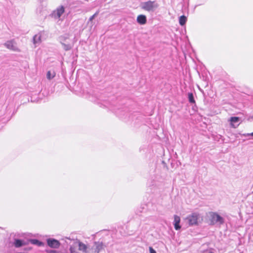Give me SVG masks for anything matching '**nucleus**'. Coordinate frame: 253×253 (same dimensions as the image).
<instances>
[{"instance_id": "1", "label": "nucleus", "mask_w": 253, "mask_h": 253, "mask_svg": "<svg viewBox=\"0 0 253 253\" xmlns=\"http://www.w3.org/2000/svg\"><path fill=\"white\" fill-rule=\"evenodd\" d=\"M142 9L148 12H154L158 7L159 4L155 1L149 0L141 3Z\"/></svg>"}, {"instance_id": "2", "label": "nucleus", "mask_w": 253, "mask_h": 253, "mask_svg": "<svg viewBox=\"0 0 253 253\" xmlns=\"http://www.w3.org/2000/svg\"><path fill=\"white\" fill-rule=\"evenodd\" d=\"M200 218V215L197 212H193L188 215L184 218L189 226L197 225L198 224V220Z\"/></svg>"}, {"instance_id": "3", "label": "nucleus", "mask_w": 253, "mask_h": 253, "mask_svg": "<svg viewBox=\"0 0 253 253\" xmlns=\"http://www.w3.org/2000/svg\"><path fill=\"white\" fill-rule=\"evenodd\" d=\"M210 221L211 224L216 223L222 224L224 223V219L216 212H211L210 213Z\"/></svg>"}, {"instance_id": "4", "label": "nucleus", "mask_w": 253, "mask_h": 253, "mask_svg": "<svg viewBox=\"0 0 253 253\" xmlns=\"http://www.w3.org/2000/svg\"><path fill=\"white\" fill-rule=\"evenodd\" d=\"M64 7L63 6H61L52 12V16L54 18H59L64 12Z\"/></svg>"}, {"instance_id": "5", "label": "nucleus", "mask_w": 253, "mask_h": 253, "mask_svg": "<svg viewBox=\"0 0 253 253\" xmlns=\"http://www.w3.org/2000/svg\"><path fill=\"white\" fill-rule=\"evenodd\" d=\"M75 245L77 246V247H78V249L79 251L82 252L83 253H88V247L87 245L84 244V243L78 241L75 243Z\"/></svg>"}, {"instance_id": "6", "label": "nucleus", "mask_w": 253, "mask_h": 253, "mask_svg": "<svg viewBox=\"0 0 253 253\" xmlns=\"http://www.w3.org/2000/svg\"><path fill=\"white\" fill-rule=\"evenodd\" d=\"M4 46L8 49L13 51H18V49L14 41L11 40L6 42L4 44Z\"/></svg>"}, {"instance_id": "7", "label": "nucleus", "mask_w": 253, "mask_h": 253, "mask_svg": "<svg viewBox=\"0 0 253 253\" xmlns=\"http://www.w3.org/2000/svg\"><path fill=\"white\" fill-rule=\"evenodd\" d=\"M47 245L51 248L57 249L60 245V242L54 239H48L47 240Z\"/></svg>"}, {"instance_id": "8", "label": "nucleus", "mask_w": 253, "mask_h": 253, "mask_svg": "<svg viewBox=\"0 0 253 253\" xmlns=\"http://www.w3.org/2000/svg\"><path fill=\"white\" fill-rule=\"evenodd\" d=\"M94 253H99L104 248V246L102 242H95L94 244Z\"/></svg>"}, {"instance_id": "9", "label": "nucleus", "mask_w": 253, "mask_h": 253, "mask_svg": "<svg viewBox=\"0 0 253 253\" xmlns=\"http://www.w3.org/2000/svg\"><path fill=\"white\" fill-rule=\"evenodd\" d=\"M173 218V225L174 229L176 230H178L181 228V226L179 224L180 222V218L179 216L177 215H174Z\"/></svg>"}, {"instance_id": "10", "label": "nucleus", "mask_w": 253, "mask_h": 253, "mask_svg": "<svg viewBox=\"0 0 253 253\" xmlns=\"http://www.w3.org/2000/svg\"><path fill=\"white\" fill-rule=\"evenodd\" d=\"M239 118L237 117H233L230 118L229 121L230 122L231 126L234 128L237 127L239 126L238 122L239 121Z\"/></svg>"}, {"instance_id": "11", "label": "nucleus", "mask_w": 253, "mask_h": 253, "mask_svg": "<svg viewBox=\"0 0 253 253\" xmlns=\"http://www.w3.org/2000/svg\"><path fill=\"white\" fill-rule=\"evenodd\" d=\"M60 42L62 44L64 49L66 51L69 50L71 49L72 46L69 43H65V38L64 37H60Z\"/></svg>"}, {"instance_id": "12", "label": "nucleus", "mask_w": 253, "mask_h": 253, "mask_svg": "<svg viewBox=\"0 0 253 253\" xmlns=\"http://www.w3.org/2000/svg\"><path fill=\"white\" fill-rule=\"evenodd\" d=\"M137 22L140 25H144L147 22L146 17L144 15H139L136 19Z\"/></svg>"}, {"instance_id": "13", "label": "nucleus", "mask_w": 253, "mask_h": 253, "mask_svg": "<svg viewBox=\"0 0 253 253\" xmlns=\"http://www.w3.org/2000/svg\"><path fill=\"white\" fill-rule=\"evenodd\" d=\"M24 244V242L19 239H15L13 243V245L16 248L21 247L23 246Z\"/></svg>"}, {"instance_id": "14", "label": "nucleus", "mask_w": 253, "mask_h": 253, "mask_svg": "<svg viewBox=\"0 0 253 253\" xmlns=\"http://www.w3.org/2000/svg\"><path fill=\"white\" fill-rule=\"evenodd\" d=\"M186 21L187 17L184 15L181 16L179 18V24L181 26L184 25Z\"/></svg>"}, {"instance_id": "15", "label": "nucleus", "mask_w": 253, "mask_h": 253, "mask_svg": "<svg viewBox=\"0 0 253 253\" xmlns=\"http://www.w3.org/2000/svg\"><path fill=\"white\" fill-rule=\"evenodd\" d=\"M41 36L40 34H37L33 37V42L34 44H37L41 42Z\"/></svg>"}, {"instance_id": "16", "label": "nucleus", "mask_w": 253, "mask_h": 253, "mask_svg": "<svg viewBox=\"0 0 253 253\" xmlns=\"http://www.w3.org/2000/svg\"><path fill=\"white\" fill-rule=\"evenodd\" d=\"M55 76V73L54 71H49L47 73L46 77L47 79L51 80Z\"/></svg>"}, {"instance_id": "17", "label": "nucleus", "mask_w": 253, "mask_h": 253, "mask_svg": "<svg viewBox=\"0 0 253 253\" xmlns=\"http://www.w3.org/2000/svg\"><path fill=\"white\" fill-rule=\"evenodd\" d=\"M77 246H75V244L70 246V253H79L77 251Z\"/></svg>"}, {"instance_id": "18", "label": "nucleus", "mask_w": 253, "mask_h": 253, "mask_svg": "<svg viewBox=\"0 0 253 253\" xmlns=\"http://www.w3.org/2000/svg\"><path fill=\"white\" fill-rule=\"evenodd\" d=\"M188 96L189 101L190 103H195L194 96H193V94L192 93H188Z\"/></svg>"}, {"instance_id": "19", "label": "nucleus", "mask_w": 253, "mask_h": 253, "mask_svg": "<svg viewBox=\"0 0 253 253\" xmlns=\"http://www.w3.org/2000/svg\"><path fill=\"white\" fill-rule=\"evenodd\" d=\"M31 242L33 244L38 245V246L42 245V243L37 239H33Z\"/></svg>"}, {"instance_id": "20", "label": "nucleus", "mask_w": 253, "mask_h": 253, "mask_svg": "<svg viewBox=\"0 0 253 253\" xmlns=\"http://www.w3.org/2000/svg\"><path fill=\"white\" fill-rule=\"evenodd\" d=\"M98 14V12H96L95 14H94L92 16H91L89 19V21H91L95 17V16Z\"/></svg>"}, {"instance_id": "21", "label": "nucleus", "mask_w": 253, "mask_h": 253, "mask_svg": "<svg viewBox=\"0 0 253 253\" xmlns=\"http://www.w3.org/2000/svg\"><path fill=\"white\" fill-rule=\"evenodd\" d=\"M46 252L47 253H57V252L55 250H46Z\"/></svg>"}, {"instance_id": "22", "label": "nucleus", "mask_w": 253, "mask_h": 253, "mask_svg": "<svg viewBox=\"0 0 253 253\" xmlns=\"http://www.w3.org/2000/svg\"><path fill=\"white\" fill-rule=\"evenodd\" d=\"M150 253H156V251L152 248L149 247Z\"/></svg>"}, {"instance_id": "23", "label": "nucleus", "mask_w": 253, "mask_h": 253, "mask_svg": "<svg viewBox=\"0 0 253 253\" xmlns=\"http://www.w3.org/2000/svg\"><path fill=\"white\" fill-rule=\"evenodd\" d=\"M244 135L245 136H250V135H251V136H253V132L251 133H248L246 135Z\"/></svg>"}, {"instance_id": "24", "label": "nucleus", "mask_w": 253, "mask_h": 253, "mask_svg": "<svg viewBox=\"0 0 253 253\" xmlns=\"http://www.w3.org/2000/svg\"><path fill=\"white\" fill-rule=\"evenodd\" d=\"M209 253H213L212 252H210Z\"/></svg>"}]
</instances>
